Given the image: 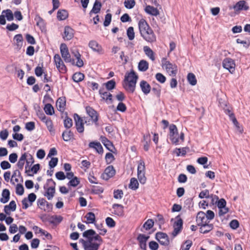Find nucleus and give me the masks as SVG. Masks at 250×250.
<instances>
[{
  "label": "nucleus",
  "mask_w": 250,
  "mask_h": 250,
  "mask_svg": "<svg viewBox=\"0 0 250 250\" xmlns=\"http://www.w3.org/2000/svg\"><path fill=\"white\" fill-rule=\"evenodd\" d=\"M33 229L36 233H41L42 235H45L46 237L48 239H50L52 238V236L50 233L47 232L46 231L42 229L41 228L38 227L37 226H33Z\"/></svg>",
  "instance_id": "32"
},
{
  "label": "nucleus",
  "mask_w": 250,
  "mask_h": 250,
  "mask_svg": "<svg viewBox=\"0 0 250 250\" xmlns=\"http://www.w3.org/2000/svg\"><path fill=\"white\" fill-rule=\"evenodd\" d=\"M5 13V17H6L7 20L9 21H11L14 19L13 14L12 11L10 9H7L2 11V14Z\"/></svg>",
  "instance_id": "53"
},
{
  "label": "nucleus",
  "mask_w": 250,
  "mask_h": 250,
  "mask_svg": "<svg viewBox=\"0 0 250 250\" xmlns=\"http://www.w3.org/2000/svg\"><path fill=\"white\" fill-rule=\"evenodd\" d=\"M44 110L47 115H52L54 114V110L53 106L50 104H47L45 105Z\"/></svg>",
  "instance_id": "42"
},
{
  "label": "nucleus",
  "mask_w": 250,
  "mask_h": 250,
  "mask_svg": "<svg viewBox=\"0 0 250 250\" xmlns=\"http://www.w3.org/2000/svg\"><path fill=\"white\" fill-rule=\"evenodd\" d=\"M16 209V204L14 201H11L8 205H6L4 208V211L6 214L9 215L11 211H14Z\"/></svg>",
  "instance_id": "26"
},
{
  "label": "nucleus",
  "mask_w": 250,
  "mask_h": 250,
  "mask_svg": "<svg viewBox=\"0 0 250 250\" xmlns=\"http://www.w3.org/2000/svg\"><path fill=\"white\" fill-rule=\"evenodd\" d=\"M83 244L84 250H98L100 246V244L93 243L90 241H85L83 239L80 240Z\"/></svg>",
  "instance_id": "11"
},
{
  "label": "nucleus",
  "mask_w": 250,
  "mask_h": 250,
  "mask_svg": "<svg viewBox=\"0 0 250 250\" xmlns=\"http://www.w3.org/2000/svg\"><path fill=\"white\" fill-rule=\"evenodd\" d=\"M107 90H111L115 88L116 83L114 80H111L104 83Z\"/></svg>",
  "instance_id": "45"
},
{
  "label": "nucleus",
  "mask_w": 250,
  "mask_h": 250,
  "mask_svg": "<svg viewBox=\"0 0 250 250\" xmlns=\"http://www.w3.org/2000/svg\"><path fill=\"white\" fill-rule=\"evenodd\" d=\"M74 36L73 30L69 26H65L63 38L64 40H70Z\"/></svg>",
  "instance_id": "27"
},
{
  "label": "nucleus",
  "mask_w": 250,
  "mask_h": 250,
  "mask_svg": "<svg viewBox=\"0 0 250 250\" xmlns=\"http://www.w3.org/2000/svg\"><path fill=\"white\" fill-rule=\"evenodd\" d=\"M43 122L45 124V125L49 131H51L53 130V123H52V120L50 118H47L45 120V121H44Z\"/></svg>",
  "instance_id": "57"
},
{
  "label": "nucleus",
  "mask_w": 250,
  "mask_h": 250,
  "mask_svg": "<svg viewBox=\"0 0 250 250\" xmlns=\"http://www.w3.org/2000/svg\"><path fill=\"white\" fill-rule=\"evenodd\" d=\"M105 222L107 226L110 228H113L115 226V222L111 217H107L105 219Z\"/></svg>",
  "instance_id": "59"
},
{
  "label": "nucleus",
  "mask_w": 250,
  "mask_h": 250,
  "mask_svg": "<svg viewBox=\"0 0 250 250\" xmlns=\"http://www.w3.org/2000/svg\"><path fill=\"white\" fill-rule=\"evenodd\" d=\"M155 78L158 81L162 83H164L166 80L165 76L160 73H157Z\"/></svg>",
  "instance_id": "60"
},
{
  "label": "nucleus",
  "mask_w": 250,
  "mask_h": 250,
  "mask_svg": "<svg viewBox=\"0 0 250 250\" xmlns=\"http://www.w3.org/2000/svg\"><path fill=\"white\" fill-rule=\"evenodd\" d=\"M63 123L64 127L67 129L70 128L73 125L72 120L68 117L65 118Z\"/></svg>",
  "instance_id": "54"
},
{
  "label": "nucleus",
  "mask_w": 250,
  "mask_h": 250,
  "mask_svg": "<svg viewBox=\"0 0 250 250\" xmlns=\"http://www.w3.org/2000/svg\"><path fill=\"white\" fill-rule=\"evenodd\" d=\"M81 54L78 51H76V54L75 55V57L77 60L76 65L79 67H81L83 65V61L81 59Z\"/></svg>",
  "instance_id": "50"
},
{
  "label": "nucleus",
  "mask_w": 250,
  "mask_h": 250,
  "mask_svg": "<svg viewBox=\"0 0 250 250\" xmlns=\"http://www.w3.org/2000/svg\"><path fill=\"white\" fill-rule=\"evenodd\" d=\"M145 12L151 15L157 16L159 15V11L156 8L150 5H147L145 9Z\"/></svg>",
  "instance_id": "29"
},
{
  "label": "nucleus",
  "mask_w": 250,
  "mask_h": 250,
  "mask_svg": "<svg viewBox=\"0 0 250 250\" xmlns=\"http://www.w3.org/2000/svg\"><path fill=\"white\" fill-rule=\"evenodd\" d=\"M101 7H102L101 3L100 1H99L98 0H96V1L94 2L93 8L90 13H93L95 14L98 13L101 10Z\"/></svg>",
  "instance_id": "39"
},
{
  "label": "nucleus",
  "mask_w": 250,
  "mask_h": 250,
  "mask_svg": "<svg viewBox=\"0 0 250 250\" xmlns=\"http://www.w3.org/2000/svg\"><path fill=\"white\" fill-rule=\"evenodd\" d=\"M139 183L137 180L135 178L130 179L129 188L133 190H136L138 188Z\"/></svg>",
  "instance_id": "44"
},
{
  "label": "nucleus",
  "mask_w": 250,
  "mask_h": 250,
  "mask_svg": "<svg viewBox=\"0 0 250 250\" xmlns=\"http://www.w3.org/2000/svg\"><path fill=\"white\" fill-rule=\"evenodd\" d=\"M19 178H22L20 172L18 170H15L10 179L11 183L13 185H15L16 183L19 182Z\"/></svg>",
  "instance_id": "31"
},
{
  "label": "nucleus",
  "mask_w": 250,
  "mask_h": 250,
  "mask_svg": "<svg viewBox=\"0 0 250 250\" xmlns=\"http://www.w3.org/2000/svg\"><path fill=\"white\" fill-rule=\"evenodd\" d=\"M88 146L90 148L94 149L99 153H103V152L102 146L99 142H91L89 143Z\"/></svg>",
  "instance_id": "25"
},
{
  "label": "nucleus",
  "mask_w": 250,
  "mask_h": 250,
  "mask_svg": "<svg viewBox=\"0 0 250 250\" xmlns=\"http://www.w3.org/2000/svg\"><path fill=\"white\" fill-rule=\"evenodd\" d=\"M25 155L26 157V165L25 167V172H28V171H30L29 169L30 166L34 163V160L33 156L29 153L25 152Z\"/></svg>",
  "instance_id": "28"
},
{
  "label": "nucleus",
  "mask_w": 250,
  "mask_h": 250,
  "mask_svg": "<svg viewBox=\"0 0 250 250\" xmlns=\"http://www.w3.org/2000/svg\"><path fill=\"white\" fill-rule=\"evenodd\" d=\"M213 228V225L208 223L200 227V232L202 233H207L211 230Z\"/></svg>",
  "instance_id": "34"
},
{
  "label": "nucleus",
  "mask_w": 250,
  "mask_h": 250,
  "mask_svg": "<svg viewBox=\"0 0 250 250\" xmlns=\"http://www.w3.org/2000/svg\"><path fill=\"white\" fill-rule=\"evenodd\" d=\"M171 222H173V228L174 230L172 234L174 237L181 231L183 228V222L179 215L177 216L175 219L172 218Z\"/></svg>",
  "instance_id": "4"
},
{
  "label": "nucleus",
  "mask_w": 250,
  "mask_h": 250,
  "mask_svg": "<svg viewBox=\"0 0 250 250\" xmlns=\"http://www.w3.org/2000/svg\"><path fill=\"white\" fill-rule=\"evenodd\" d=\"M2 197L0 199L1 203H6L10 199V191L7 189H4L2 192Z\"/></svg>",
  "instance_id": "33"
},
{
  "label": "nucleus",
  "mask_w": 250,
  "mask_h": 250,
  "mask_svg": "<svg viewBox=\"0 0 250 250\" xmlns=\"http://www.w3.org/2000/svg\"><path fill=\"white\" fill-rule=\"evenodd\" d=\"M143 49L147 57H148L152 61L155 60L154 52L150 47L147 46H145L144 47Z\"/></svg>",
  "instance_id": "36"
},
{
  "label": "nucleus",
  "mask_w": 250,
  "mask_h": 250,
  "mask_svg": "<svg viewBox=\"0 0 250 250\" xmlns=\"http://www.w3.org/2000/svg\"><path fill=\"white\" fill-rule=\"evenodd\" d=\"M149 237L146 236L145 234H140L137 237V240L139 242L140 247L141 249L146 250V242Z\"/></svg>",
  "instance_id": "18"
},
{
  "label": "nucleus",
  "mask_w": 250,
  "mask_h": 250,
  "mask_svg": "<svg viewBox=\"0 0 250 250\" xmlns=\"http://www.w3.org/2000/svg\"><path fill=\"white\" fill-rule=\"evenodd\" d=\"M188 150V147H182L181 148H176L175 151L177 156L180 155L184 156L186 155Z\"/></svg>",
  "instance_id": "49"
},
{
  "label": "nucleus",
  "mask_w": 250,
  "mask_h": 250,
  "mask_svg": "<svg viewBox=\"0 0 250 250\" xmlns=\"http://www.w3.org/2000/svg\"><path fill=\"white\" fill-rule=\"evenodd\" d=\"M60 51L62 57L66 62H70L72 64H75L74 60L71 58L68 48L65 44H62L60 47Z\"/></svg>",
  "instance_id": "6"
},
{
  "label": "nucleus",
  "mask_w": 250,
  "mask_h": 250,
  "mask_svg": "<svg viewBox=\"0 0 250 250\" xmlns=\"http://www.w3.org/2000/svg\"><path fill=\"white\" fill-rule=\"evenodd\" d=\"M185 244L186 245L185 247L184 246H182V250H189L192 245V242L191 240H188L185 241Z\"/></svg>",
  "instance_id": "64"
},
{
  "label": "nucleus",
  "mask_w": 250,
  "mask_h": 250,
  "mask_svg": "<svg viewBox=\"0 0 250 250\" xmlns=\"http://www.w3.org/2000/svg\"><path fill=\"white\" fill-rule=\"evenodd\" d=\"M222 65L224 68L227 69L231 74L235 70V62L233 60L229 58H225L222 62Z\"/></svg>",
  "instance_id": "9"
},
{
  "label": "nucleus",
  "mask_w": 250,
  "mask_h": 250,
  "mask_svg": "<svg viewBox=\"0 0 250 250\" xmlns=\"http://www.w3.org/2000/svg\"><path fill=\"white\" fill-rule=\"evenodd\" d=\"M99 94L102 99L105 100L106 102L108 103V101H110V103H112V95L110 92L105 91V89L103 88L100 89Z\"/></svg>",
  "instance_id": "19"
},
{
  "label": "nucleus",
  "mask_w": 250,
  "mask_h": 250,
  "mask_svg": "<svg viewBox=\"0 0 250 250\" xmlns=\"http://www.w3.org/2000/svg\"><path fill=\"white\" fill-rule=\"evenodd\" d=\"M96 234V232L93 229H88L85 231L83 233V236L88 239L87 241H90V239L92 238L93 236Z\"/></svg>",
  "instance_id": "46"
},
{
  "label": "nucleus",
  "mask_w": 250,
  "mask_h": 250,
  "mask_svg": "<svg viewBox=\"0 0 250 250\" xmlns=\"http://www.w3.org/2000/svg\"><path fill=\"white\" fill-rule=\"evenodd\" d=\"M16 189V192L18 195H22L24 193V188L21 184H18Z\"/></svg>",
  "instance_id": "58"
},
{
  "label": "nucleus",
  "mask_w": 250,
  "mask_h": 250,
  "mask_svg": "<svg viewBox=\"0 0 250 250\" xmlns=\"http://www.w3.org/2000/svg\"><path fill=\"white\" fill-rule=\"evenodd\" d=\"M37 204L41 209L45 211L49 212L52 208V205L47 202L44 198L39 199Z\"/></svg>",
  "instance_id": "13"
},
{
  "label": "nucleus",
  "mask_w": 250,
  "mask_h": 250,
  "mask_svg": "<svg viewBox=\"0 0 250 250\" xmlns=\"http://www.w3.org/2000/svg\"><path fill=\"white\" fill-rule=\"evenodd\" d=\"M58 159L56 157H53L49 162V166L51 168H54L58 164Z\"/></svg>",
  "instance_id": "63"
},
{
  "label": "nucleus",
  "mask_w": 250,
  "mask_h": 250,
  "mask_svg": "<svg viewBox=\"0 0 250 250\" xmlns=\"http://www.w3.org/2000/svg\"><path fill=\"white\" fill-rule=\"evenodd\" d=\"M54 60L56 67L60 72L64 73L66 71V67L59 54H55L54 55Z\"/></svg>",
  "instance_id": "10"
},
{
  "label": "nucleus",
  "mask_w": 250,
  "mask_h": 250,
  "mask_svg": "<svg viewBox=\"0 0 250 250\" xmlns=\"http://www.w3.org/2000/svg\"><path fill=\"white\" fill-rule=\"evenodd\" d=\"M85 218L86 219V223L87 224H92L95 221V215L94 213L92 212L86 213Z\"/></svg>",
  "instance_id": "41"
},
{
  "label": "nucleus",
  "mask_w": 250,
  "mask_h": 250,
  "mask_svg": "<svg viewBox=\"0 0 250 250\" xmlns=\"http://www.w3.org/2000/svg\"><path fill=\"white\" fill-rule=\"evenodd\" d=\"M76 129L79 133L84 131V124L83 119L77 114L74 115Z\"/></svg>",
  "instance_id": "16"
},
{
  "label": "nucleus",
  "mask_w": 250,
  "mask_h": 250,
  "mask_svg": "<svg viewBox=\"0 0 250 250\" xmlns=\"http://www.w3.org/2000/svg\"><path fill=\"white\" fill-rule=\"evenodd\" d=\"M196 222L198 226L200 227L209 223V221L207 220L206 213L203 211L199 212L196 216Z\"/></svg>",
  "instance_id": "17"
},
{
  "label": "nucleus",
  "mask_w": 250,
  "mask_h": 250,
  "mask_svg": "<svg viewBox=\"0 0 250 250\" xmlns=\"http://www.w3.org/2000/svg\"><path fill=\"white\" fill-rule=\"evenodd\" d=\"M88 46L95 52H97L100 54H103L104 53L102 46L95 41L92 40L90 41Z\"/></svg>",
  "instance_id": "20"
},
{
  "label": "nucleus",
  "mask_w": 250,
  "mask_h": 250,
  "mask_svg": "<svg viewBox=\"0 0 250 250\" xmlns=\"http://www.w3.org/2000/svg\"><path fill=\"white\" fill-rule=\"evenodd\" d=\"M80 184V181L77 177H75L69 181L67 185L69 187H76Z\"/></svg>",
  "instance_id": "52"
},
{
  "label": "nucleus",
  "mask_w": 250,
  "mask_h": 250,
  "mask_svg": "<svg viewBox=\"0 0 250 250\" xmlns=\"http://www.w3.org/2000/svg\"><path fill=\"white\" fill-rule=\"evenodd\" d=\"M162 67L166 70L169 75L174 76L176 75L177 67L175 64H172L170 62L165 60V62H163Z\"/></svg>",
  "instance_id": "8"
},
{
  "label": "nucleus",
  "mask_w": 250,
  "mask_h": 250,
  "mask_svg": "<svg viewBox=\"0 0 250 250\" xmlns=\"http://www.w3.org/2000/svg\"><path fill=\"white\" fill-rule=\"evenodd\" d=\"M25 152L23 154L21 155V157L20 158L17 164V167L18 168L21 170L23 169L24 165L25 164V162H26V159Z\"/></svg>",
  "instance_id": "40"
},
{
  "label": "nucleus",
  "mask_w": 250,
  "mask_h": 250,
  "mask_svg": "<svg viewBox=\"0 0 250 250\" xmlns=\"http://www.w3.org/2000/svg\"><path fill=\"white\" fill-rule=\"evenodd\" d=\"M84 75L83 73L81 72H78L75 73L73 75L72 78L74 82L79 83L83 81L84 79Z\"/></svg>",
  "instance_id": "43"
},
{
  "label": "nucleus",
  "mask_w": 250,
  "mask_h": 250,
  "mask_svg": "<svg viewBox=\"0 0 250 250\" xmlns=\"http://www.w3.org/2000/svg\"><path fill=\"white\" fill-rule=\"evenodd\" d=\"M138 77L135 72L132 70L126 73L123 83V86L128 92L133 93L135 90L136 84Z\"/></svg>",
  "instance_id": "2"
},
{
  "label": "nucleus",
  "mask_w": 250,
  "mask_h": 250,
  "mask_svg": "<svg viewBox=\"0 0 250 250\" xmlns=\"http://www.w3.org/2000/svg\"><path fill=\"white\" fill-rule=\"evenodd\" d=\"M62 137L64 141H69L73 138V133L70 130L67 129L63 132L62 134Z\"/></svg>",
  "instance_id": "35"
},
{
  "label": "nucleus",
  "mask_w": 250,
  "mask_h": 250,
  "mask_svg": "<svg viewBox=\"0 0 250 250\" xmlns=\"http://www.w3.org/2000/svg\"><path fill=\"white\" fill-rule=\"evenodd\" d=\"M148 63L145 60H141L138 64V69L140 71L145 72L148 69Z\"/></svg>",
  "instance_id": "37"
},
{
  "label": "nucleus",
  "mask_w": 250,
  "mask_h": 250,
  "mask_svg": "<svg viewBox=\"0 0 250 250\" xmlns=\"http://www.w3.org/2000/svg\"><path fill=\"white\" fill-rule=\"evenodd\" d=\"M152 91L154 94L157 97H160L161 95V87L159 84H156L155 86L152 88Z\"/></svg>",
  "instance_id": "51"
},
{
  "label": "nucleus",
  "mask_w": 250,
  "mask_h": 250,
  "mask_svg": "<svg viewBox=\"0 0 250 250\" xmlns=\"http://www.w3.org/2000/svg\"><path fill=\"white\" fill-rule=\"evenodd\" d=\"M140 86L144 94L147 95L150 92L151 86L146 81L144 80L141 81Z\"/></svg>",
  "instance_id": "22"
},
{
  "label": "nucleus",
  "mask_w": 250,
  "mask_h": 250,
  "mask_svg": "<svg viewBox=\"0 0 250 250\" xmlns=\"http://www.w3.org/2000/svg\"><path fill=\"white\" fill-rule=\"evenodd\" d=\"M138 178L142 184H144L146 180L145 176V166L143 161H140L137 168Z\"/></svg>",
  "instance_id": "7"
},
{
  "label": "nucleus",
  "mask_w": 250,
  "mask_h": 250,
  "mask_svg": "<svg viewBox=\"0 0 250 250\" xmlns=\"http://www.w3.org/2000/svg\"><path fill=\"white\" fill-rule=\"evenodd\" d=\"M155 238L162 245L167 246L169 243L168 237L165 233L162 232H157Z\"/></svg>",
  "instance_id": "12"
},
{
  "label": "nucleus",
  "mask_w": 250,
  "mask_h": 250,
  "mask_svg": "<svg viewBox=\"0 0 250 250\" xmlns=\"http://www.w3.org/2000/svg\"><path fill=\"white\" fill-rule=\"evenodd\" d=\"M169 138L172 143L177 145L179 143V135L178 129L175 125L171 124L169 126Z\"/></svg>",
  "instance_id": "5"
},
{
  "label": "nucleus",
  "mask_w": 250,
  "mask_h": 250,
  "mask_svg": "<svg viewBox=\"0 0 250 250\" xmlns=\"http://www.w3.org/2000/svg\"><path fill=\"white\" fill-rule=\"evenodd\" d=\"M14 40L15 41V45L16 46V49L18 50H20L23 44V37L21 34H19L15 35L14 38Z\"/></svg>",
  "instance_id": "23"
},
{
  "label": "nucleus",
  "mask_w": 250,
  "mask_h": 250,
  "mask_svg": "<svg viewBox=\"0 0 250 250\" xmlns=\"http://www.w3.org/2000/svg\"><path fill=\"white\" fill-rule=\"evenodd\" d=\"M232 8L236 11H239L240 10H247L249 7L246 5V1L242 0L238 1L233 7Z\"/></svg>",
  "instance_id": "21"
},
{
  "label": "nucleus",
  "mask_w": 250,
  "mask_h": 250,
  "mask_svg": "<svg viewBox=\"0 0 250 250\" xmlns=\"http://www.w3.org/2000/svg\"><path fill=\"white\" fill-rule=\"evenodd\" d=\"M114 213L119 216L124 215V207L120 204H114L112 205Z\"/></svg>",
  "instance_id": "24"
},
{
  "label": "nucleus",
  "mask_w": 250,
  "mask_h": 250,
  "mask_svg": "<svg viewBox=\"0 0 250 250\" xmlns=\"http://www.w3.org/2000/svg\"><path fill=\"white\" fill-rule=\"evenodd\" d=\"M138 26L140 34L144 40L149 42H153L156 41V38L153 30L145 20H140Z\"/></svg>",
  "instance_id": "1"
},
{
  "label": "nucleus",
  "mask_w": 250,
  "mask_h": 250,
  "mask_svg": "<svg viewBox=\"0 0 250 250\" xmlns=\"http://www.w3.org/2000/svg\"><path fill=\"white\" fill-rule=\"evenodd\" d=\"M112 15L111 14H107L105 16V19L104 22V26H108L111 21Z\"/></svg>",
  "instance_id": "62"
},
{
  "label": "nucleus",
  "mask_w": 250,
  "mask_h": 250,
  "mask_svg": "<svg viewBox=\"0 0 250 250\" xmlns=\"http://www.w3.org/2000/svg\"><path fill=\"white\" fill-rule=\"evenodd\" d=\"M85 109L87 114L90 117L92 122L97 125H98V114L97 111L90 106H86Z\"/></svg>",
  "instance_id": "15"
},
{
  "label": "nucleus",
  "mask_w": 250,
  "mask_h": 250,
  "mask_svg": "<svg viewBox=\"0 0 250 250\" xmlns=\"http://www.w3.org/2000/svg\"><path fill=\"white\" fill-rule=\"evenodd\" d=\"M126 34L129 40L132 41L134 39L135 33L133 27L130 26L128 28L126 31Z\"/></svg>",
  "instance_id": "48"
},
{
  "label": "nucleus",
  "mask_w": 250,
  "mask_h": 250,
  "mask_svg": "<svg viewBox=\"0 0 250 250\" xmlns=\"http://www.w3.org/2000/svg\"><path fill=\"white\" fill-rule=\"evenodd\" d=\"M66 104V100L64 97L59 98L56 102V105L58 109L60 111H63L64 110Z\"/></svg>",
  "instance_id": "30"
},
{
  "label": "nucleus",
  "mask_w": 250,
  "mask_h": 250,
  "mask_svg": "<svg viewBox=\"0 0 250 250\" xmlns=\"http://www.w3.org/2000/svg\"><path fill=\"white\" fill-rule=\"evenodd\" d=\"M188 83L192 85H195L197 83V80L195 76L191 73L188 74L187 77Z\"/></svg>",
  "instance_id": "47"
},
{
  "label": "nucleus",
  "mask_w": 250,
  "mask_h": 250,
  "mask_svg": "<svg viewBox=\"0 0 250 250\" xmlns=\"http://www.w3.org/2000/svg\"><path fill=\"white\" fill-rule=\"evenodd\" d=\"M68 16V14L67 11L65 10H60L57 13V18L59 20H64Z\"/></svg>",
  "instance_id": "38"
},
{
  "label": "nucleus",
  "mask_w": 250,
  "mask_h": 250,
  "mask_svg": "<svg viewBox=\"0 0 250 250\" xmlns=\"http://www.w3.org/2000/svg\"><path fill=\"white\" fill-rule=\"evenodd\" d=\"M154 225V222L152 219L147 220L144 224L143 227L146 230L151 229Z\"/></svg>",
  "instance_id": "55"
},
{
  "label": "nucleus",
  "mask_w": 250,
  "mask_h": 250,
  "mask_svg": "<svg viewBox=\"0 0 250 250\" xmlns=\"http://www.w3.org/2000/svg\"><path fill=\"white\" fill-rule=\"evenodd\" d=\"M35 21H37V25L39 26L41 28L44 27V23L43 20L40 16H37L35 19Z\"/></svg>",
  "instance_id": "61"
},
{
  "label": "nucleus",
  "mask_w": 250,
  "mask_h": 250,
  "mask_svg": "<svg viewBox=\"0 0 250 250\" xmlns=\"http://www.w3.org/2000/svg\"><path fill=\"white\" fill-rule=\"evenodd\" d=\"M124 4L126 8L131 9L135 6V1L134 0H125Z\"/></svg>",
  "instance_id": "56"
},
{
  "label": "nucleus",
  "mask_w": 250,
  "mask_h": 250,
  "mask_svg": "<svg viewBox=\"0 0 250 250\" xmlns=\"http://www.w3.org/2000/svg\"><path fill=\"white\" fill-rule=\"evenodd\" d=\"M115 170L112 166L107 167L102 174L101 177L105 180H108L115 174Z\"/></svg>",
  "instance_id": "14"
},
{
  "label": "nucleus",
  "mask_w": 250,
  "mask_h": 250,
  "mask_svg": "<svg viewBox=\"0 0 250 250\" xmlns=\"http://www.w3.org/2000/svg\"><path fill=\"white\" fill-rule=\"evenodd\" d=\"M56 183L52 179H48L46 183L44 185L43 188L45 192L43 195L46 197L48 200H51L54 196L55 193Z\"/></svg>",
  "instance_id": "3"
}]
</instances>
